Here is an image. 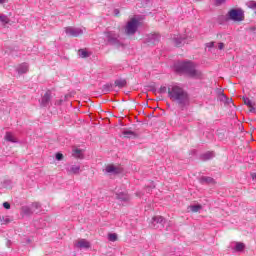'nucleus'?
I'll list each match as a JSON object with an SVG mask.
<instances>
[{
  "instance_id": "38",
  "label": "nucleus",
  "mask_w": 256,
  "mask_h": 256,
  "mask_svg": "<svg viewBox=\"0 0 256 256\" xmlns=\"http://www.w3.org/2000/svg\"><path fill=\"white\" fill-rule=\"evenodd\" d=\"M3 207L4 209H11V204L9 202H4Z\"/></svg>"
},
{
  "instance_id": "28",
  "label": "nucleus",
  "mask_w": 256,
  "mask_h": 256,
  "mask_svg": "<svg viewBox=\"0 0 256 256\" xmlns=\"http://www.w3.org/2000/svg\"><path fill=\"white\" fill-rule=\"evenodd\" d=\"M243 101H244V104L247 105V107H252V105H255V103H253V101H251V99L247 97H243Z\"/></svg>"
},
{
  "instance_id": "5",
  "label": "nucleus",
  "mask_w": 256,
  "mask_h": 256,
  "mask_svg": "<svg viewBox=\"0 0 256 256\" xmlns=\"http://www.w3.org/2000/svg\"><path fill=\"white\" fill-rule=\"evenodd\" d=\"M165 225V218L163 216H154L149 224L151 229H161Z\"/></svg>"
},
{
  "instance_id": "32",
  "label": "nucleus",
  "mask_w": 256,
  "mask_h": 256,
  "mask_svg": "<svg viewBox=\"0 0 256 256\" xmlns=\"http://www.w3.org/2000/svg\"><path fill=\"white\" fill-rule=\"evenodd\" d=\"M73 155L74 157L81 159V149H75Z\"/></svg>"
},
{
  "instance_id": "18",
  "label": "nucleus",
  "mask_w": 256,
  "mask_h": 256,
  "mask_svg": "<svg viewBox=\"0 0 256 256\" xmlns=\"http://www.w3.org/2000/svg\"><path fill=\"white\" fill-rule=\"evenodd\" d=\"M21 211H22L23 215H33V208H31L29 206H22Z\"/></svg>"
},
{
  "instance_id": "9",
  "label": "nucleus",
  "mask_w": 256,
  "mask_h": 256,
  "mask_svg": "<svg viewBox=\"0 0 256 256\" xmlns=\"http://www.w3.org/2000/svg\"><path fill=\"white\" fill-rule=\"evenodd\" d=\"M75 247L78 249H91V242L87 241L86 239H80L76 244Z\"/></svg>"
},
{
  "instance_id": "12",
  "label": "nucleus",
  "mask_w": 256,
  "mask_h": 256,
  "mask_svg": "<svg viewBox=\"0 0 256 256\" xmlns=\"http://www.w3.org/2000/svg\"><path fill=\"white\" fill-rule=\"evenodd\" d=\"M122 135H124V137L126 139H136V137H137V133H135L134 131H131V130L123 131Z\"/></svg>"
},
{
  "instance_id": "23",
  "label": "nucleus",
  "mask_w": 256,
  "mask_h": 256,
  "mask_svg": "<svg viewBox=\"0 0 256 256\" xmlns=\"http://www.w3.org/2000/svg\"><path fill=\"white\" fill-rule=\"evenodd\" d=\"M78 55L81 57V59H87V57H89V52H87L85 49H80L78 51Z\"/></svg>"
},
{
  "instance_id": "1",
  "label": "nucleus",
  "mask_w": 256,
  "mask_h": 256,
  "mask_svg": "<svg viewBox=\"0 0 256 256\" xmlns=\"http://www.w3.org/2000/svg\"><path fill=\"white\" fill-rule=\"evenodd\" d=\"M168 97L174 103H177L181 109L189 105V93L177 84L168 85Z\"/></svg>"
},
{
  "instance_id": "8",
  "label": "nucleus",
  "mask_w": 256,
  "mask_h": 256,
  "mask_svg": "<svg viewBox=\"0 0 256 256\" xmlns=\"http://www.w3.org/2000/svg\"><path fill=\"white\" fill-rule=\"evenodd\" d=\"M51 90H47L45 94L42 96L41 100L39 101L40 107H49V104L51 103Z\"/></svg>"
},
{
  "instance_id": "36",
  "label": "nucleus",
  "mask_w": 256,
  "mask_h": 256,
  "mask_svg": "<svg viewBox=\"0 0 256 256\" xmlns=\"http://www.w3.org/2000/svg\"><path fill=\"white\" fill-rule=\"evenodd\" d=\"M56 160L57 161H63V154L62 153H56Z\"/></svg>"
},
{
  "instance_id": "43",
  "label": "nucleus",
  "mask_w": 256,
  "mask_h": 256,
  "mask_svg": "<svg viewBox=\"0 0 256 256\" xmlns=\"http://www.w3.org/2000/svg\"><path fill=\"white\" fill-rule=\"evenodd\" d=\"M69 97H71V94H66V95L64 96L65 101H67V99H69Z\"/></svg>"
},
{
  "instance_id": "31",
  "label": "nucleus",
  "mask_w": 256,
  "mask_h": 256,
  "mask_svg": "<svg viewBox=\"0 0 256 256\" xmlns=\"http://www.w3.org/2000/svg\"><path fill=\"white\" fill-rule=\"evenodd\" d=\"M169 92V87L166 86H161L160 89L158 90V93L163 94Z\"/></svg>"
},
{
  "instance_id": "20",
  "label": "nucleus",
  "mask_w": 256,
  "mask_h": 256,
  "mask_svg": "<svg viewBox=\"0 0 256 256\" xmlns=\"http://www.w3.org/2000/svg\"><path fill=\"white\" fill-rule=\"evenodd\" d=\"M116 199L119 201H129V195L126 193H119L116 195Z\"/></svg>"
},
{
  "instance_id": "27",
  "label": "nucleus",
  "mask_w": 256,
  "mask_h": 256,
  "mask_svg": "<svg viewBox=\"0 0 256 256\" xmlns=\"http://www.w3.org/2000/svg\"><path fill=\"white\" fill-rule=\"evenodd\" d=\"M0 21H1V23H3L4 25H7V24H9V17H7L6 15H1L0 16Z\"/></svg>"
},
{
  "instance_id": "11",
  "label": "nucleus",
  "mask_w": 256,
  "mask_h": 256,
  "mask_svg": "<svg viewBox=\"0 0 256 256\" xmlns=\"http://www.w3.org/2000/svg\"><path fill=\"white\" fill-rule=\"evenodd\" d=\"M17 71L19 75H23L29 71V64L28 63H22L17 67Z\"/></svg>"
},
{
  "instance_id": "29",
  "label": "nucleus",
  "mask_w": 256,
  "mask_h": 256,
  "mask_svg": "<svg viewBox=\"0 0 256 256\" xmlns=\"http://www.w3.org/2000/svg\"><path fill=\"white\" fill-rule=\"evenodd\" d=\"M109 241H112L113 243L117 241V234L116 233H110L108 234Z\"/></svg>"
},
{
  "instance_id": "37",
  "label": "nucleus",
  "mask_w": 256,
  "mask_h": 256,
  "mask_svg": "<svg viewBox=\"0 0 256 256\" xmlns=\"http://www.w3.org/2000/svg\"><path fill=\"white\" fill-rule=\"evenodd\" d=\"M206 47H208V49H213V47H215V42L206 43Z\"/></svg>"
},
{
  "instance_id": "3",
  "label": "nucleus",
  "mask_w": 256,
  "mask_h": 256,
  "mask_svg": "<svg viewBox=\"0 0 256 256\" xmlns=\"http://www.w3.org/2000/svg\"><path fill=\"white\" fill-rule=\"evenodd\" d=\"M226 21H244L245 20V12L241 9L232 8L226 14Z\"/></svg>"
},
{
  "instance_id": "33",
  "label": "nucleus",
  "mask_w": 256,
  "mask_h": 256,
  "mask_svg": "<svg viewBox=\"0 0 256 256\" xmlns=\"http://www.w3.org/2000/svg\"><path fill=\"white\" fill-rule=\"evenodd\" d=\"M249 9H256V2L255 1H250L247 3Z\"/></svg>"
},
{
  "instance_id": "16",
  "label": "nucleus",
  "mask_w": 256,
  "mask_h": 256,
  "mask_svg": "<svg viewBox=\"0 0 256 256\" xmlns=\"http://www.w3.org/2000/svg\"><path fill=\"white\" fill-rule=\"evenodd\" d=\"M115 87H119V89H123L127 85V80L125 79H118L114 82Z\"/></svg>"
},
{
  "instance_id": "47",
  "label": "nucleus",
  "mask_w": 256,
  "mask_h": 256,
  "mask_svg": "<svg viewBox=\"0 0 256 256\" xmlns=\"http://www.w3.org/2000/svg\"><path fill=\"white\" fill-rule=\"evenodd\" d=\"M7 0H0V5H3Z\"/></svg>"
},
{
  "instance_id": "13",
  "label": "nucleus",
  "mask_w": 256,
  "mask_h": 256,
  "mask_svg": "<svg viewBox=\"0 0 256 256\" xmlns=\"http://www.w3.org/2000/svg\"><path fill=\"white\" fill-rule=\"evenodd\" d=\"M106 173H113V175H118V173H121V171L114 165H108L106 167Z\"/></svg>"
},
{
  "instance_id": "42",
  "label": "nucleus",
  "mask_w": 256,
  "mask_h": 256,
  "mask_svg": "<svg viewBox=\"0 0 256 256\" xmlns=\"http://www.w3.org/2000/svg\"><path fill=\"white\" fill-rule=\"evenodd\" d=\"M63 104V99L57 100L55 105H62Z\"/></svg>"
},
{
  "instance_id": "48",
  "label": "nucleus",
  "mask_w": 256,
  "mask_h": 256,
  "mask_svg": "<svg viewBox=\"0 0 256 256\" xmlns=\"http://www.w3.org/2000/svg\"><path fill=\"white\" fill-rule=\"evenodd\" d=\"M3 223V217L0 216V224L2 225Z\"/></svg>"
},
{
  "instance_id": "6",
  "label": "nucleus",
  "mask_w": 256,
  "mask_h": 256,
  "mask_svg": "<svg viewBox=\"0 0 256 256\" xmlns=\"http://www.w3.org/2000/svg\"><path fill=\"white\" fill-rule=\"evenodd\" d=\"M106 39L110 45H115L116 47H121V41H119V34H115V32H106Z\"/></svg>"
},
{
  "instance_id": "7",
  "label": "nucleus",
  "mask_w": 256,
  "mask_h": 256,
  "mask_svg": "<svg viewBox=\"0 0 256 256\" xmlns=\"http://www.w3.org/2000/svg\"><path fill=\"white\" fill-rule=\"evenodd\" d=\"M65 33L69 37H79L83 35V29L69 26L65 28Z\"/></svg>"
},
{
  "instance_id": "21",
  "label": "nucleus",
  "mask_w": 256,
  "mask_h": 256,
  "mask_svg": "<svg viewBox=\"0 0 256 256\" xmlns=\"http://www.w3.org/2000/svg\"><path fill=\"white\" fill-rule=\"evenodd\" d=\"M5 140L9 141L10 143H17V140L15 139V137H13V134H11V132L6 133Z\"/></svg>"
},
{
  "instance_id": "4",
  "label": "nucleus",
  "mask_w": 256,
  "mask_h": 256,
  "mask_svg": "<svg viewBox=\"0 0 256 256\" xmlns=\"http://www.w3.org/2000/svg\"><path fill=\"white\" fill-rule=\"evenodd\" d=\"M139 29V20L136 18H132L130 21L127 22L124 32L125 35L128 37H131L132 35H135L137 33V30Z\"/></svg>"
},
{
  "instance_id": "24",
  "label": "nucleus",
  "mask_w": 256,
  "mask_h": 256,
  "mask_svg": "<svg viewBox=\"0 0 256 256\" xmlns=\"http://www.w3.org/2000/svg\"><path fill=\"white\" fill-rule=\"evenodd\" d=\"M245 249V244L242 242H237L235 246V251L241 252Z\"/></svg>"
},
{
  "instance_id": "44",
  "label": "nucleus",
  "mask_w": 256,
  "mask_h": 256,
  "mask_svg": "<svg viewBox=\"0 0 256 256\" xmlns=\"http://www.w3.org/2000/svg\"><path fill=\"white\" fill-rule=\"evenodd\" d=\"M233 100L232 99H229L227 101H225L224 103H227L229 105V103H231Z\"/></svg>"
},
{
  "instance_id": "49",
  "label": "nucleus",
  "mask_w": 256,
  "mask_h": 256,
  "mask_svg": "<svg viewBox=\"0 0 256 256\" xmlns=\"http://www.w3.org/2000/svg\"><path fill=\"white\" fill-rule=\"evenodd\" d=\"M151 191V188H148V192Z\"/></svg>"
},
{
  "instance_id": "22",
  "label": "nucleus",
  "mask_w": 256,
  "mask_h": 256,
  "mask_svg": "<svg viewBox=\"0 0 256 256\" xmlns=\"http://www.w3.org/2000/svg\"><path fill=\"white\" fill-rule=\"evenodd\" d=\"M79 171H81V166L79 165H73L70 168V173H73V175H79Z\"/></svg>"
},
{
  "instance_id": "45",
  "label": "nucleus",
  "mask_w": 256,
  "mask_h": 256,
  "mask_svg": "<svg viewBox=\"0 0 256 256\" xmlns=\"http://www.w3.org/2000/svg\"><path fill=\"white\" fill-rule=\"evenodd\" d=\"M252 179H253L254 181H256V173H253V174H252Z\"/></svg>"
},
{
  "instance_id": "46",
  "label": "nucleus",
  "mask_w": 256,
  "mask_h": 256,
  "mask_svg": "<svg viewBox=\"0 0 256 256\" xmlns=\"http://www.w3.org/2000/svg\"><path fill=\"white\" fill-rule=\"evenodd\" d=\"M250 31L255 32V31H256V28H255V27H251V28H250Z\"/></svg>"
},
{
  "instance_id": "19",
  "label": "nucleus",
  "mask_w": 256,
  "mask_h": 256,
  "mask_svg": "<svg viewBox=\"0 0 256 256\" xmlns=\"http://www.w3.org/2000/svg\"><path fill=\"white\" fill-rule=\"evenodd\" d=\"M188 209H190V211H192V213H199V211H201V209H203V206H201V204L191 205L188 207Z\"/></svg>"
},
{
  "instance_id": "34",
  "label": "nucleus",
  "mask_w": 256,
  "mask_h": 256,
  "mask_svg": "<svg viewBox=\"0 0 256 256\" xmlns=\"http://www.w3.org/2000/svg\"><path fill=\"white\" fill-rule=\"evenodd\" d=\"M7 223H11V219L9 217H2V225H7Z\"/></svg>"
},
{
  "instance_id": "41",
  "label": "nucleus",
  "mask_w": 256,
  "mask_h": 256,
  "mask_svg": "<svg viewBox=\"0 0 256 256\" xmlns=\"http://www.w3.org/2000/svg\"><path fill=\"white\" fill-rule=\"evenodd\" d=\"M119 9H114V15L115 17H119Z\"/></svg>"
},
{
  "instance_id": "30",
  "label": "nucleus",
  "mask_w": 256,
  "mask_h": 256,
  "mask_svg": "<svg viewBox=\"0 0 256 256\" xmlns=\"http://www.w3.org/2000/svg\"><path fill=\"white\" fill-rule=\"evenodd\" d=\"M219 99H220V101H223L224 103H225V101H229V98L221 91H220Z\"/></svg>"
},
{
  "instance_id": "10",
  "label": "nucleus",
  "mask_w": 256,
  "mask_h": 256,
  "mask_svg": "<svg viewBox=\"0 0 256 256\" xmlns=\"http://www.w3.org/2000/svg\"><path fill=\"white\" fill-rule=\"evenodd\" d=\"M161 39V36L159 34H150L147 36L146 41L147 43H150L151 45H155L159 43V40Z\"/></svg>"
},
{
  "instance_id": "39",
  "label": "nucleus",
  "mask_w": 256,
  "mask_h": 256,
  "mask_svg": "<svg viewBox=\"0 0 256 256\" xmlns=\"http://www.w3.org/2000/svg\"><path fill=\"white\" fill-rule=\"evenodd\" d=\"M218 49L222 51V49H225V44L223 42L218 43Z\"/></svg>"
},
{
  "instance_id": "26",
  "label": "nucleus",
  "mask_w": 256,
  "mask_h": 256,
  "mask_svg": "<svg viewBox=\"0 0 256 256\" xmlns=\"http://www.w3.org/2000/svg\"><path fill=\"white\" fill-rule=\"evenodd\" d=\"M112 88H113V84H105L103 86L102 91L103 93H109V91H111Z\"/></svg>"
},
{
  "instance_id": "15",
  "label": "nucleus",
  "mask_w": 256,
  "mask_h": 256,
  "mask_svg": "<svg viewBox=\"0 0 256 256\" xmlns=\"http://www.w3.org/2000/svg\"><path fill=\"white\" fill-rule=\"evenodd\" d=\"M199 182L202 183V185L205 183L210 184V183H215V179H213L212 177H209V176H202L199 179Z\"/></svg>"
},
{
  "instance_id": "17",
  "label": "nucleus",
  "mask_w": 256,
  "mask_h": 256,
  "mask_svg": "<svg viewBox=\"0 0 256 256\" xmlns=\"http://www.w3.org/2000/svg\"><path fill=\"white\" fill-rule=\"evenodd\" d=\"M174 44L176 47H181V45H183V43H185V38L183 37H174L173 38Z\"/></svg>"
},
{
  "instance_id": "14",
  "label": "nucleus",
  "mask_w": 256,
  "mask_h": 256,
  "mask_svg": "<svg viewBox=\"0 0 256 256\" xmlns=\"http://www.w3.org/2000/svg\"><path fill=\"white\" fill-rule=\"evenodd\" d=\"M215 157V152H206L200 156L202 161H209V159H213Z\"/></svg>"
},
{
  "instance_id": "35",
  "label": "nucleus",
  "mask_w": 256,
  "mask_h": 256,
  "mask_svg": "<svg viewBox=\"0 0 256 256\" xmlns=\"http://www.w3.org/2000/svg\"><path fill=\"white\" fill-rule=\"evenodd\" d=\"M215 1V5L217 7H219V5H223L224 3L227 2V0H214Z\"/></svg>"
},
{
  "instance_id": "40",
  "label": "nucleus",
  "mask_w": 256,
  "mask_h": 256,
  "mask_svg": "<svg viewBox=\"0 0 256 256\" xmlns=\"http://www.w3.org/2000/svg\"><path fill=\"white\" fill-rule=\"evenodd\" d=\"M249 108L250 113H255V104H252V106H249Z\"/></svg>"
},
{
  "instance_id": "25",
  "label": "nucleus",
  "mask_w": 256,
  "mask_h": 256,
  "mask_svg": "<svg viewBox=\"0 0 256 256\" xmlns=\"http://www.w3.org/2000/svg\"><path fill=\"white\" fill-rule=\"evenodd\" d=\"M33 213H35L38 209H41V203L39 202H34L31 205Z\"/></svg>"
},
{
  "instance_id": "2",
  "label": "nucleus",
  "mask_w": 256,
  "mask_h": 256,
  "mask_svg": "<svg viewBox=\"0 0 256 256\" xmlns=\"http://www.w3.org/2000/svg\"><path fill=\"white\" fill-rule=\"evenodd\" d=\"M177 71L185 73L188 77H192L194 79H199L202 75L201 71L195 69V64L191 61L180 63L177 66Z\"/></svg>"
}]
</instances>
